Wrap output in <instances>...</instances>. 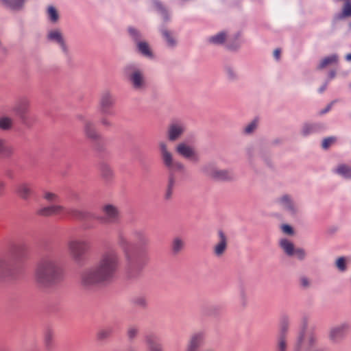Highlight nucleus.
Masks as SVG:
<instances>
[{
	"instance_id": "obj_1",
	"label": "nucleus",
	"mask_w": 351,
	"mask_h": 351,
	"mask_svg": "<svg viewBox=\"0 0 351 351\" xmlns=\"http://www.w3.org/2000/svg\"><path fill=\"white\" fill-rule=\"evenodd\" d=\"M120 266V256L113 248L104 251L98 261L84 269L80 276L81 285L86 289H93L110 283Z\"/></svg>"
},
{
	"instance_id": "obj_2",
	"label": "nucleus",
	"mask_w": 351,
	"mask_h": 351,
	"mask_svg": "<svg viewBox=\"0 0 351 351\" xmlns=\"http://www.w3.org/2000/svg\"><path fill=\"white\" fill-rule=\"evenodd\" d=\"M117 242L124 255L127 277L130 279L137 278L146 263L142 251L149 243L148 237L141 230L134 231L130 238L119 232Z\"/></svg>"
},
{
	"instance_id": "obj_3",
	"label": "nucleus",
	"mask_w": 351,
	"mask_h": 351,
	"mask_svg": "<svg viewBox=\"0 0 351 351\" xmlns=\"http://www.w3.org/2000/svg\"><path fill=\"white\" fill-rule=\"evenodd\" d=\"M158 151L161 162L168 171V180L165 197V199H169L171 197L178 183V174L184 173L186 169L182 162L175 158L167 141H159Z\"/></svg>"
},
{
	"instance_id": "obj_4",
	"label": "nucleus",
	"mask_w": 351,
	"mask_h": 351,
	"mask_svg": "<svg viewBox=\"0 0 351 351\" xmlns=\"http://www.w3.org/2000/svg\"><path fill=\"white\" fill-rule=\"evenodd\" d=\"M35 278L45 287L56 285L62 280V269L55 252L47 253L40 258L36 267Z\"/></svg>"
},
{
	"instance_id": "obj_5",
	"label": "nucleus",
	"mask_w": 351,
	"mask_h": 351,
	"mask_svg": "<svg viewBox=\"0 0 351 351\" xmlns=\"http://www.w3.org/2000/svg\"><path fill=\"white\" fill-rule=\"evenodd\" d=\"M28 251V245L25 242L12 245L10 257L0 258V273L10 274L17 263L27 258Z\"/></svg>"
},
{
	"instance_id": "obj_6",
	"label": "nucleus",
	"mask_w": 351,
	"mask_h": 351,
	"mask_svg": "<svg viewBox=\"0 0 351 351\" xmlns=\"http://www.w3.org/2000/svg\"><path fill=\"white\" fill-rule=\"evenodd\" d=\"M317 337L313 330H306L304 322L293 346V351H321L317 347Z\"/></svg>"
},
{
	"instance_id": "obj_7",
	"label": "nucleus",
	"mask_w": 351,
	"mask_h": 351,
	"mask_svg": "<svg viewBox=\"0 0 351 351\" xmlns=\"http://www.w3.org/2000/svg\"><path fill=\"white\" fill-rule=\"evenodd\" d=\"M51 214L62 215V217H69L73 219L80 220L84 223L88 222L89 219L94 217L93 213L80 210L77 208H66L60 205H51Z\"/></svg>"
},
{
	"instance_id": "obj_8",
	"label": "nucleus",
	"mask_w": 351,
	"mask_h": 351,
	"mask_svg": "<svg viewBox=\"0 0 351 351\" xmlns=\"http://www.w3.org/2000/svg\"><path fill=\"white\" fill-rule=\"evenodd\" d=\"M201 172L215 181H230L234 178L232 171L219 169L215 164L209 162L201 167Z\"/></svg>"
},
{
	"instance_id": "obj_9",
	"label": "nucleus",
	"mask_w": 351,
	"mask_h": 351,
	"mask_svg": "<svg viewBox=\"0 0 351 351\" xmlns=\"http://www.w3.org/2000/svg\"><path fill=\"white\" fill-rule=\"evenodd\" d=\"M90 247L89 242L86 239H73L68 243L69 252L77 263H81L84 261V257Z\"/></svg>"
},
{
	"instance_id": "obj_10",
	"label": "nucleus",
	"mask_w": 351,
	"mask_h": 351,
	"mask_svg": "<svg viewBox=\"0 0 351 351\" xmlns=\"http://www.w3.org/2000/svg\"><path fill=\"white\" fill-rule=\"evenodd\" d=\"M125 72L134 89L141 90L145 88L146 81L144 74L136 65H128L125 68Z\"/></svg>"
},
{
	"instance_id": "obj_11",
	"label": "nucleus",
	"mask_w": 351,
	"mask_h": 351,
	"mask_svg": "<svg viewBox=\"0 0 351 351\" xmlns=\"http://www.w3.org/2000/svg\"><path fill=\"white\" fill-rule=\"evenodd\" d=\"M84 132L85 136L93 143L94 148L98 152H102L104 145V139L97 130L95 125L91 121L84 120Z\"/></svg>"
},
{
	"instance_id": "obj_12",
	"label": "nucleus",
	"mask_w": 351,
	"mask_h": 351,
	"mask_svg": "<svg viewBox=\"0 0 351 351\" xmlns=\"http://www.w3.org/2000/svg\"><path fill=\"white\" fill-rule=\"evenodd\" d=\"M29 108L30 101L26 97L20 98L13 107V111L19 117L21 122L26 125H30L33 120Z\"/></svg>"
},
{
	"instance_id": "obj_13",
	"label": "nucleus",
	"mask_w": 351,
	"mask_h": 351,
	"mask_svg": "<svg viewBox=\"0 0 351 351\" xmlns=\"http://www.w3.org/2000/svg\"><path fill=\"white\" fill-rule=\"evenodd\" d=\"M101 211L104 214L103 216L98 217L93 213L94 217L88 221L97 219L103 223H115L119 221L120 212L116 206L110 204H105L102 206Z\"/></svg>"
},
{
	"instance_id": "obj_14",
	"label": "nucleus",
	"mask_w": 351,
	"mask_h": 351,
	"mask_svg": "<svg viewBox=\"0 0 351 351\" xmlns=\"http://www.w3.org/2000/svg\"><path fill=\"white\" fill-rule=\"evenodd\" d=\"M289 322L287 317H283L280 324V328L276 337V351L288 350V333Z\"/></svg>"
},
{
	"instance_id": "obj_15",
	"label": "nucleus",
	"mask_w": 351,
	"mask_h": 351,
	"mask_svg": "<svg viewBox=\"0 0 351 351\" xmlns=\"http://www.w3.org/2000/svg\"><path fill=\"white\" fill-rule=\"evenodd\" d=\"M176 153L181 157L193 162H198L199 160V154L195 148L186 141L178 143L176 147Z\"/></svg>"
},
{
	"instance_id": "obj_16",
	"label": "nucleus",
	"mask_w": 351,
	"mask_h": 351,
	"mask_svg": "<svg viewBox=\"0 0 351 351\" xmlns=\"http://www.w3.org/2000/svg\"><path fill=\"white\" fill-rule=\"evenodd\" d=\"M115 104L114 95L108 90L104 91L100 96L99 110L102 115H113L112 108Z\"/></svg>"
},
{
	"instance_id": "obj_17",
	"label": "nucleus",
	"mask_w": 351,
	"mask_h": 351,
	"mask_svg": "<svg viewBox=\"0 0 351 351\" xmlns=\"http://www.w3.org/2000/svg\"><path fill=\"white\" fill-rule=\"evenodd\" d=\"M186 131L185 124L180 121L171 123L167 129V137L169 141L174 142L178 140Z\"/></svg>"
},
{
	"instance_id": "obj_18",
	"label": "nucleus",
	"mask_w": 351,
	"mask_h": 351,
	"mask_svg": "<svg viewBox=\"0 0 351 351\" xmlns=\"http://www.w3.org/2000/svg\"><path fill=\"white\" fill-rule=\"evenodd\" d=\"M350 325L348 322H343L332 327L329 331V339L333 342L341 340L348 333Z\"/></svg>"
},
{
	"instance_id": "obj_19",
	"label": "nucleus",
	"mask_w": 351,
	"mask_h": 351,
	"mask_svg": "<svg viewBox=\"0 0 351 351\" xmlns=\"http://www.w3.org/2000/svg\"><path fill=\"white\" fill-rule=\"evenodd\" d=\"M128 32L130 36L134 38L135 41L137 42V49L138 51L142 53L144 56L147 58L152 57V53L149 48V46L147 43L144 41H141V34L140 33L135 29L132 27H130L128 29Z\"/></svg>"
},
{
	"instance_id": "obj_20",
	"label": "nucleus",
	"mask_w": 351,
	"mask_h": 351,
	"mask_svg": "<svg viewBox=\"0 0 351 351\" xmlns=\"http://www.w3.org/2000/svg\"><path fill=\"white\" fill-rule=\"evenodd\" d=\"M47 38L48 40L58 45L65 54L68 53V47L66 46L64 36L60 29H54L49 31L47 35Z\"/></svg>"
},
{
	"instance_id": "obj_21",
	"label": "nucleus",
	"mask_w": 351,
	"mask_h": 351,
	"mask_svg": "<svg viewBox=\"0 0 351 351\" xmlns=\"http://www.w3.org/2000/svg\"><path fill=\"white\" fill-rule=\"evenodd\" d=\"M276 201L283 209L291 215H295L299 211L298 206L289 195H283L278 198Z\"/></svg>"
},
{
	"instance_id": "obj_22",
	"label": "nucleus",
	"mask_w": 351,
	"mask_h": 351,
	"mask_svg": "<svg viewBox=\"0 0 351 351\" xmlns=\"http://www.w3.org/2000/svg\"><path fill=\"white\" fill-rule=\"evenodd\" d=\"M145 342L147 351H163L162 346L159 338L154 333H149L145 336Z\"/></svg>"
},
{
	"instance_id": "obj_23",
	"label": "nucleus",
	"mask_w": 351,
	"mask_h": 351,
	"mask_svg": "<svg viewBox=\"0 0 351 351\" xmlns=\"http://www.w3.org/2000/svg\"><path fill=\"white\" fill-rule=\"evenodd\" d=\"M219 241L214 246L213 252L215 256H221L227 249L228 239L222 230L218 231Z\"/></svg>"
},
{
	"instance_id": "obj_24",
	"label": "nucleus",
	"mask_w": 351,
	"mask_h": 351,
	"mask_svg": "<svg viewBox=\"0 0 351 351\" xmlns=\"http://www.w3.org/2000/svg\"><path fill=\"white\" fill-rule=\"evenodd\" d=\"M33 185L29 182L19 183L16 186V193L23 199L27 200L33 195Z\"/></svg>"
},
{
	"instance_id": "obj_25",
	"label": "nucleus",
	"mask_w": 351,
	"mask_h": 351,
	"mask_svg": "<svg viewBox=\"0 0 351 351\" xmlns=\"http://www.w3.org/2000/svg\"><path fill=\"white\" fill-rule=\"evenodd\" d=\"M338 56L336 54H332L329 56L325 57L320 61V63L318 65L317 69H323L329 66L337 64L338 63Z\"/></svg>"
},
{
	"instance_id": "obj_26",
	"label": "nucleus",
	"mask_w": 351,
	"mask_h": 351,
	"mask_svg": "<svg viewBox=\"0 0 351 351\" xmlns=\"http://www.w3.org/2000/svg\"><path fill=\"white\" fill-rule=\"evenodd\" d=\"M14 125V119L6 115L0 117V130L3 131L10 130Z\"/></svg>"
},
{
	"instance_id": "obj_27",
	"label": "nucleus",
	"mask_w": 351,
	"mask_h": 351,
	"mask_svg": "<svg viewBox=\"0 0 351 351\" xmlns=\"http://www.w3.org/2000/svg\"><path fill=\"white\" fill-rule=\"evenodd\" d=\"M280 245L284 252L288 256H293L295 247L293 243L287 239H282L280 241Z\"/></svg>"
},
{
	"instance_id": "obj_28",
	"label": "nucleus",
	"mask_w": 351,
	"mask_h": 351,
	"mask_svg": "<svg viewBox=\"0 0 351 351\" xmlns=\"http://www.w3.org/2000/svg\"><path fill=\"white\" fill-rule=\"evenodd\" d=\"M100 173L101 177L106 181H110L114 176L113 171L106 163H101L100 165Z\"/></svg>"
},
{
	"instance_id": "obj_29",
	"label": "nucleus",
	"mask_w": 351,
	"mask_h": 351,
	"mask_svg": "<svg viewBox=\"0 0 351 351\" xmlns=\"http://www.w3.org/2000/svg\"><path fill=\"white\" fill-rule=\"evenodd\" d=\"M322 128L323 127L320 124L305 123L302 128V133L304 136H306L317 132Z\"/></svg>"
},
{
	"instance_id": "obj_30",
	"label": "nucleus",
	"mask_w": 351,
	"mask_h": 351,
	"mask_svg": "<svg viewBox=\"0 0 351 351\" xmlns=\"http://www.w3.org/2000/svg\"><path fill=\"white\" fill-rule=\"evenodd\" d=\"M13 153L12 147L8 145L6 141L0 138V156L3 157H9Z\"/></svg>"
},
{
	"instance_id": "obj_31",
	"label": "nucleus",
	"mask_w": 351,
	"mask_h": 351,
	"mask_svg": "<svg viewBox=\"0 0 351 351\" xmlns=\"http://www.w3.org/2000/svg\"><path fill=\"white\" fill-rule=\"evenodd\" d=\"M184 247V241L180 237L173 239L171 244V250L174 254H179Z\"/></svg>"
},
{
	"instance_id": "obj_32",
	"label": "nucleus",
	"mask_w": 351,
	"mask_h": 351,
	"mask_svg": "<svg viewBox=\"0 0 351 351\" xmlns=\"http://www.w3.org/2000/svg\"><path fill=\"white\" fill-rule=\"evenodd\" d=\"M44 346L47 351H50L53 348V334L50 330H47L45 333Z\"/></svg>"
},
{
	"instance_id": "obj_33",
	"label": "nucleus",
	"mask_w": 351,
	"mask_h": 351,
	"mask_svg": "<svg viewBox=\"0 0 351 351\" xmlns=\"http://www.w3.org/2000/svg\"><path fill=\"white\" fill-rule=\"evenodd\" d=\"M335 172L345 178H351V167L346 165H339Z\"/></svg>"
},
{
	"instance_id": "obj_34",
	"label": "nucleus",
	"mask_w": 351,
	"mask_h": 351,
	"mask_svg": "<svg viewBox=\"0 0 351 351\" xmlns=\"http://www.w3.org/2000/svg\"><path fill=\"white\" fill-rule=\"evenodd\" d=\"M113 332V328L111 326H108L100 329L97 334V337L99 340H104L110 337Z\"/></svg>"
},
{
	"instance_id": "obj_35",
	"label": "nucleus",
	"mask_w": 351,
	"mask_h": 351,
	"mask_svg": "<svg viewBox=\"0 0 351 351\" xmlns=\"http://www.w3.org/2000/svg\"><path fill=\"white\" fill-rule=\"evenodd\" d=\"M8 7L12 10H19L22 8L25 0H1Z\"/></svg>"
},
{
	"instance_id": "obj_36",
	"label": "nucleus",
	"mask_w": 351,
	"mask_h": 351,
	"mask_svg": "<svg viewBox=\"0 0 351 351\" xmlns=\"http://www.w3.org/2000/svg\"><path fill=\"white\" fill-rule=\"evenodd\" d=\"M226 38V34L225 32H220L215 36L209 38V42L214 45L222 44Z\"/></svg>"
},
{
	"instance_id": "obj_37",
	"label": "nucleus",
	"mask_w": 351,
	"mask_h": 351,
	"mask_svg": "<svg viewBox=\"0 0 351 351\" xmlns=\"http://www.w3.org/2000/svg\"><path fill=\"white\" fill-rule=\"evenodd\" d=\"M162 34L169 47H174L176 45V40L173 36L171 32L168 30L163 29L162 31Z\"/></svg>"
},
{
	"instance_id": "obj_38",
	"label": "nucleus",
	"mask_w": 351,
	"mask_h": 351,
	"mask_svg": "<svg viewBox=\"0 0 351 351\" xmlns=\"http://www.w3.org/2000/svg\"><path fill=\"white\" fill-rule=\"evenodd\" d=\"M47 15L48 18L52 23H56L59 19V14L56 10V8L53 6H49L47 8Z\"/></svg>"
},
{
	"instance_id": "obj_39",
	"label": "nucleus",
	"mask_w": 351,
	"mask_h": 351,
	"mask_svg": "<svg viewBox=\"0 0 351 351\" xmlns=\"http://www.w3.org/2000/svg\"><path fill=\"white\" fill-rule=\"evenodd\" d=\"M43 198L49 203H59L60 200L57 194L48 191L44 193Z\"/></svg>"
},
{
	"instance_id": "obj_40",
	"label": "nucleus",
	"mask_w": 351,
	"mask_h": 351,
	"mask_svg": "<svg viewBox=\"0 0 351 351\" xmlns=\"http://www.w3.org/2000/svg\"><path fill=\"white\" fill-rule=\"evenodd\" d=\"M239 304L241 306L245 307L247 304L248 302V297L246 290L242 287L239 291Z\"/></svg>"
},
{
	"instance_id": "obj_41",
	"label": "nucleus",
	"mask_w": 351,
	"mask_h": 351,
	"mask_svg": "<svg viewBox=\"0 0 351 351\" xmlns=\"http://www.w3.org/2000/svg\"><path fill=\"white\" fill-rule=\"evenodd\" d=\"M132 302L135 306L143 308H145L147 304L146 298L142 295L134 298L132 300Z\"/></svg>"
},
{
	"instance_id": "obj_42",
	"label": "nucleus",
	"mask_w": 351,
	"mask_h": 351,
	"mask_svg": "<svg viewBox=\"0 0 351 351\" xmlns=\"http://www.w3.org/2000/svg\"><path fill=\"white\" fill-rule=\"evenodd\" d=\"M138 328L136 326H130L127 330V336L130 340L134 339L138 334Z\"/></svg>"
},
{
	"instance_id": "obj_43",
	"label": "nucleus",
	"mask_w": 351,
	"mask_h": 351,
	"mask_svg": "<svg viewBox=\"0 0 351 351\" xmlns=\"http://www.w3.org/2000/svg\"><path fill=\"white\" fill-rule=\"evenodd\" d=\"M36 213H37V215H38L40 216H43V217L51 216L52 214H51V206H45V207H43V208H39L36 211Z\"/></svg>"
},
{
	"instance_id": "obj_44",
	"label": "nucleus",
	"mask_w": 351,
	"mask_h": 351,
	"mask_svg": "<svg viewBox=\"0 0 351 351\" xmlns=\"http://www.w3.org/2000/svg\"><path fill=\"white\" fill-rule=\"evenodd\" d=\"M153 3L155 8L162 14L165 20H167V12L161 3L158 1H154Z\"/></svg>"
},
{
	"instance_id": "obj_45",
	"label": "nucleus",
	"mask_w": 351,
	"mask_h": 351,
	"mask_svg": "<svg viewBox=\"0 0 351 351\" xmlns=\"http://www.w3.org/2000/svg\"><path fill=\"white\" fill-rule=\"evenodd\" d=\"M257 125H258V121L256 119H254L245 128V129H244L245 133V134L252 133L256 128Z\"/></svg>"
},
{
	"instance_id": "obj_46",
	"label": "nucleus",
	"mask_w": 351,
	"mask_h": 351,
	"mask_svg": "<svg viewBox=\"0 0 351 351\" xmlns=\"http://www.w3.org/2000/svg\"><path fill=\"white\" fill-rule=\"evenodd\" d=\"M336 267L341 271H344L346 270L347 267L346 263V259L344 257H340L337 260Z\"/></svg>"
},
{
	"instance_id": "obj_47",
	"label": "nucleus",
	"mask_w": 351,
	"mask_h": 351,
	"mask_svg": "<svg viewBox=\"0 0 351 351\" xmlns=\"http://www.w3.org/2000/svg\"><path fill=\"white\" fill-rule=\"evenodd\" d=\"M336 141V138L331 136L326 138H324L322 142V148L323 149H328L329 147H330Z\"/></svg>"
},
{
	"instance_id": "obj_48",
	"label": "nucleus",
	"mask_w": 351,
	"mask_h": 351,
	"mask_svg": "<svg viewBox=\"0 0 351 351\" xmlns=\"http://www.w3.org/2000/svg\"><path fill=\"white\" fill-rule=\"evenodd\" d=\"M300 286L303 289H307L311 285L310 280L306 276H301L299 279Z\"/></svg>"
},
{
	"instance_id": "obj_49",
	"label": "nucleus",
	"mask_w": 351,
	"mask_h": 351,
	"mask_svg": "<svg viewBox=\"0 0 351 351\" xmlns=\"http://www.w3.org/2000/svg\"><path fill=\"white\" fill-rule=\"evenodd\" d=\"M226 73L230 80H235L237 78V73L230 66H226L225 68Z\"/></svg>"
},
{
	"instance_id": "obj_50",
	"label": "nucleus",
	"mask_w": 351,
	"mask_h": 351,
	"mask_svg": "<svg viewBox=\"0 0 351 351\" xmlns=\"http://www.w3.org/2000/svg\"><path fill=\"white\" fill-rule=\"evenodd\" d=\"M306 255V252L304 249L295 248L293 256H295L299 260H304Z\"/></svg>"
},
{
	"instance_id": "obj_51",
	"label": "nucleus",
	"mask_w": 351,
	"mask_h": 351,
	"mask_svg": "<svg viewBox=\"0 0 351 351\" xmlns=\"http://www.w3.org/2000/svg\"><path fill=\"white\" fill-rule=\"evenodd\" d=\"M108 115H102V117L100 119L101 124L104 127H110L112 125V122L108 118Z\"/></svg>"
},
{
	"instance_id": "obj_52",
	"label": "nucleus",
	"mask_w": 351,
	"mask_h": 351,
	"mask_svg": "<svg viewBox=\"0 0 351 351\" xmlns=\"http://www.w3.org/2000/svg\"><path fill=\"white\" fill-rule=\"evenodd\" d=\"M282 230L283 232H285V234H289V235H291L293 233V230L292 227H291L289 225H286V224L283 225L282 226Z\"/></svg>"
},
{
	"instance_id": "obj_53",
	"label": "nucleus",
	"mask_w": 351,
	"mask_h": 351,
	"mask_svg": "<svg viewBox=\"0 0 351 351\" xmlns=\"http://www.w3.org/2000/svg\"><path fill=\"white\" fill-rule=\"evenodd\" d=\"M5 182L3 180L0 179V197L4 195L5 191Z\"/></svg>"
},
{
	"instance_id": "obj_54",
	"label": "nucleus",
	"mask_w": 351,
	"mask_h": 351,
	"mask_svg": "<svg viewBox=\"0 0 351 351\" xmlns=\"http://www.w3.org/2000/svg\"><path fill=\"white\" fill-rule=\"evenodd\" d=\"M281 53V51L280 49H276L274 51V56L276 59L278 60L280 58Z\"/></svg>"
},
{
	"instance_id": "obj_55",
	"label": "nucleus",
	"mask_w": 351,
	"mask_h": 351,
	"mask_svg": "<svg viewBox=\"0 0 351 351\" xmlns=\"http://www.w3.org/2000/svg\"><path fill=\"white\" fill-rule=\"evenodd\" d=\"M332 106V103L328 104L327 106V107L321 112V114H324V113H326L327 112H328L331 109Z\"/></svg>"
},
{
	"instance_id": "obj_56",
	"label": "nucleus",
	"mask_w": 351,
	"mask_h": 351,
	"mask_svg": "<svg viewBox=\"0 0 351 351\" xmlns=\"http://www.w3.org/2000/svg\"><path fill=\"white\" fill-rule=\"evenodd\" d=\"M336 72L335 71H330L328 74V77L330 80L334 78L335 77Z\"/></svg>"
},
{
	"instance_id": "obj_57",
	"label": "nucleus",
	"mask_w": 351,
	"mask_h": 351,
	"mask_svg": "<svg viewBox=\"0 0 351 351\" xmlns=\"http://www.w3.org/2000/svg\"><path fill=\"white\" fill-rule=\"evenodd\" d=\"M326 86H327V84L326 83L324 86H322L320 88H319V92L320 93H322L326 88Z\"/></svg>"
},
{
	"instance_id": "obj_58",
	"label": "nucleus",
	"mask_w": 351,
	"mask_h": 351,
	"mask_svg": "<svg viewBox=\"0 0 351 351\" xmlns=\"http://www.w3.org/2000/svg\"><path fill=\"white\" fill-rule=\"evenodd\" d=\"M346 59L348 61H351V53L346 55Z\"/></svg>"
},
{
	"instance_id": "obj_59",
	"label": "nucleus",
	"mask_w": 351,
	"mask_h": 351,
	"mask_svg": "<svg viewBox=\"0 0 351 351\" xmlns=\"http://www.w3.org/2000/svg\"><path fill=\"white\" fill-rule=\"evenodd\" d=\"M350 27H351V23H350Z\"/></svg>"
}]
</instances>
